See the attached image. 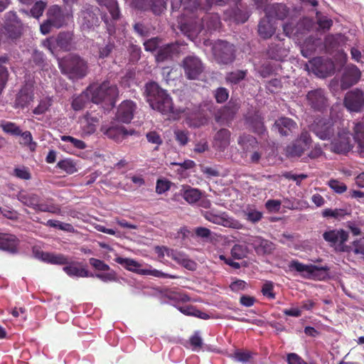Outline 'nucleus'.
<instances>
[{
  "instance_id": "1",
  "label": "nucleus",
  "mask_w": 364,
  "mask_h": 364,
  "mask_svg": "<svg viewBox=\"0 0 364 364\" xmlns=\"http://www.w3.org/2000/svg\"><path fill=\"white\" fill-rule=\"evenodd\" d=\"M58 62L61 73L70 80H81L88 74V63L79 55L70 53L59 58Z\"/></svg>"
},
{
  "instance_id": "2",
  "label": "nucleus",
  "mask_w": 364,
  "mask_h": 364,
  "mask_svg": "<svg viewBox=\"0 0 364 364\" xmlns=\"http://www.w3.org/2000/svg\"><path fill=\"white\" fill-rule=\"evenodd\" d=\"M144 94L150 107L163 114L173 112V104L170 95L156 82L146 84Z\"/></svg>"
},
{
  "instance_id": "3",
  "label": "nucleus",
  "mask_w": 364,
  "mask_h": 364,
  "mask_svg": "<svg viewBox=\"0 0 364 364\" xmlns=\"http://www.w3.org/2000/svg\"><path fill=\"white\" fill-rule=\"evenodd\" d=\"M86 90L90 101L95 104L105 100L112 101L119 94L117 85L109 80H105L100 85H91Z\"/></svg>"
},
{
  "instance_id": "4",
  "label": "nucleus",
  "mask_w": 364,
  "mask_h": 364,
  "mask_svg": "<svg viewBox=\"0 0 364 364\" xmlns=\"http://www.w3.org/2000/svg\"><path fill=\"white\" fill-rule=\"evenodd\" d=\"M288 267L290 271H296L306 279L324 280L329 277L330 269L328 266L318 267L314 264H304L298 260L293 259L289 262Z\"/></svg>"
},
{
  "instance_id": "5",
  "label": "nucleus",
  "mask_w": 364,
  "mask_h": 364,
  "mask_svg": "<svg viewBox=\"0 0 364 364\" xmlns=\"http://www.w3.org/2000/svg\"><path fill=\"white\" fill-rule=\"evenodd\" d=\"M70 14H65L58 5H53L46 12V20L41 24L40 31L43 35L49 33L51 28H60L66 25Z\"/></svg>"
},
{
  "instance_id": "6",
  "label": "nucleus",
  "mask_w": 364,
  "mask_h": 364,
  "mask_svg": "<svg viewBox=\"0 0 364 364\" xmlns=\"http://www.w3.org/2000/svg\"><path fill=\"white\" fill-rule=\"evenodd\" d=\"M17 199L24 205L30 207L36 211L55 213L58 208L49 200L42 202L41 197L33 193L21 191L17 195Z\"/></svg>"
},
{
  "instance_id": "7",
  "label": "nucleus",
  "mask_w": 364,
  "mask_h": 364,
  "mask_svg": "<svg viewBox=\"0 0 364 364\" xmlns=\"http://www.w3.org/2000/svg\"><path fill=\"white\" fill-rule=\"evenodd\" d=\"M212 50L214 58L219 64L228 65L235 60L234 47L227 41H217L213 44Z\"/></svg>"
},
{
  "instance_id": "8",
  "label": "nucleus",
  "mask_w": 364,
  "mask_h": 364,
  "mask_svg": "<svg viewBox=\"0 0 364 364\" xmlns=\"http://www.w3.org/2000/svg\"><path fill=\"white\" fill-rule=\"evenodd\" d=\"M323 237L337 252H344L349 250L347 245L345 244L348 239V232L343 229L326 231L323 234Z\"/></svg>"
},
{
  "instance_id": "9",
  "label": "nucleus",
  "mask_w": 364,
  "mask_h": 364,
  "mask_svg": "<svg viewBox=\"0 0 364 364\" xmlns=\"http://www.w3.org/2000/svg\"><path fill=\"white\" fill-rule=\"evenodd\" d=\"M114 261L127 269L129 271L139 273L141 274H150L156 277L171 278L176 279L178 277L164 273L157 269H139L140 264L135 260L129 258H123L117 257L114 259Z\"/></svg>"
},
{
  "instance_id": "10",
  "label": "nucleus",
  "mask_w": 364,
  "mask_h": 364,
  "mask_svg": "<svg viewBox=\"0 0 364 364\" xmlns=\"http://www.w3.org/2000/svg\"><path fill=\"white\" fill-rule=\"evenodd\" d=\"M99 9L90 4L82 6L79 16V21L83 30L93 29L98 26L100 20L97 16Z\"/></svg>"
},
{
  "instance_id": "11",
  "label": "nucleus",
  "mask_w": 364,
  "mask_h": 364,
  "mask_svg": "<svg viewBox=\"0 0 364 364\" xmlns=\"http://www.w3.org/2000/svg\"><path fill=\"white\" fill-rule=\"evenodd\" d=\"M311 144L310 134L307 132H302L299 137L285 149L288 157H299L307 150Z\"/></svg>"
},
{
  "instance_id": "12",
  "label": "nucleus",
  "mask_w": 364,
  "mask_h": 364,
  "mask_svg": "<svg viewBox=\"0 0 364 364\" xmlns=\"http://www.w3.org/2000/svg\"><path fill=\"white\" fill-rule=\"evenodd\" d=\"M4 36L6 38L16 40L22 34V24L16 14L9 11L5 14Z\"/></svg>"
},
{
  "instance_id": "13",
  "label": "nucleus",
  "mask_w": 364,
  "mask_h": 364,
  "mask_svg": "<svg viewBox=\"0 0 364 364\" xmlns=\"http://www.w3.org/2000/svg\"><path fill=\"white\" fill-rule=\"evenodd\" d=\"M182 67L186 77L189 80L198 79L204 70L201 60L194 55L184 58L182 61Z\"/></svg>"
},
{
  "instance_id": "14",
  "label": "nucleus",
  "mask_w": 364,
  "mask_h": 364,
  "mask_svg": "<svg viewBox=\"0 0 364 364\" xmlns=\"http://www.w3.org/2000/svg\"><path fill=\"white\" fill-rule=\"evenodd\" d=\"M306 99L307 105L315 111L323 112L329 105L326 93L321 88L309 91L306 95Z\"/></svg>"
},
{
  "instance_id": "15",
  "label": "nucleus",
  "mask_w": 364,
  "mask_h": 364,
  "mask_svg": "<svg viewBox=\"0 0 364 364\" xmlns=\"http://www.w3.org/2000/svg\"><path fill=\"white\" fill-rule=\"evenodd\" d=\"M101 6H105L109 11L112 20L109 21L106 16L102 18L105 23L107 26V30L109 36L115 33V25L114 21L120 18V12L117 0H97Z\"/></svg>"
},
{
  "instance_id": "16",
  "label": "nucleus",
  "mask_w": 364,
  "mask_h": 364,
  "mask_svg": "<svg viewBox=\"0 0 364 364\" xmlns=\"http://www.w3.org/2000/svg\"><path fill=\"white\" fill-rule=\"evenodd\" d=\"M314 134L322 140L330 139L335 132V126L330 119H317L312 124Z\"/></svg>"
},
{
  "instance_id": "17",
  "label": "nucleus",
  "mask_w": 364,
  "mask_h": 364,
  "mask_svg": "<svg viewBox=\"0 0 364 364\" xmlns=\"http://www.w3.org/2000/svg\"><path fill=\"white\" fill-rule=\"evenodd\" d=\"M344 105L350 112H360L364 108V92L358 89L346 94Z\"/></svg>"
},
{
  "instance_id": "18",
  "label": "nucleus",
  "mask_w": 364,
  "mask_h": 364,
  "mask_svg": "<svg viewBox=\"0 0 364 364\" xmlns=\"http://www.w3.org/2000/svg\"><path fill=\"white\" fill-rule=\"evenodd\" d=\"M353 148L350 133L342 130L338 132V136L331 143V150L337 154H346Z\"/></svg>"
},
{
  "instance_id": "19",
  "label": "nucleus",
  "mask_w": 364,
  "mask_h": 364,
  "mask_svg": "<svg viewBox=\"0 0 364 364\" xmlns=\"http://www.w3.org/2000/svg\"><path fill=\"white\" fill-rule=\"evenodd\" d=\"M240 107V102L230 100L226 106L215 114V120L219 123H226L231 120Z\"/></svg>"
},
{
  "instance_id": "20",
  "label": "nucleus",
  "mask_w": 364,
  "mask_h": 364,
  "mask_svg": "<svg viewBox=\"0 0 364 364\" xmlns=\"http://www.w3.org/2000/svg\"><path fill=\"white\" fill-rule=\"evenodd\" d=\"M136 108V104L131 100H124L119 106L116 114L118 121L129 123L134 117V112Z\"/></svg>"
},
{
  "instance_id": "21",
  "label": "nucleus",
  "mask_w": 364,
  "mask_h": 364,
  "mask_svg": "<svg viewBox=\"0 0 364 364\" xmlns=\"http://www.w3.org/2000/svg\"><path fill=\"white\" fill-rule=\"evenodd\" d=\"M34 99L33 88L31 85H25L18 92L14 102V107H28Z\"/></svg>"
},
{
  "instance_id": "22",
  "label": "nucleus",
  "mask_w": 364,
  "mask_h": 364,
  "mask_svg": "<svg viewBox=\"0 0 364 364\" xmlns=\"http://www.w3.org/2000/svg\"><path fill=\"white\" fill-rule=\"evenodd\" d=\"M132 1L139 9L151 10L156 15L161 14L165 9L164 0H132Z\"/></svg>"
},
{
  "instance_id": "23",
  "label": "nucleus",
  "mask_w": 364,
  "mask_h": 364,
  "mask_svg": "<svg viewBox=\"0 0 364 364\" xmlns=\"http://www.w3.org/2000/svg\"><path fill=\"white\" fill-rule=\"evenodd\" d=\"M360 77V71L353 65L346 68L341 78V86L343 90H346L355 85Z\"/></svg>"
},
{
  "instance_id": "24",
  "label": "nucleus",
  "mask_w": 364,
  "mask_h": 364,
  "mask_svg": "<svg viewBox=\"0 0 364 364\" xmlns=\"http://www.w3.org/2000/svg\"><path fill=\"white\" fill-rule=\"evenodd\" d=\"M63 271L70 277H94L92 273H90L86 267L78 262L70 261L63 268Z\"/></svg>"
},
{
  "instance_id": "25",
  "label": "nucleus",
  "mask_w": 364,
  "mask_h": 364,
  "mask_svg": "<svg viewBox=\"0 0 364 364\" xmlns=\"http://www.w3.org/2000/svg\"><path fill=\"white\" fill-rule=\"evenodd\" d=\"M264 12L268 18L284 20L289 14V9L284 4L274 3L266 6Z\"/></svg>"
},
{
  "instance_id": "26",
  "label": "nucleus",
  "mask_w": 364,
  "mask_h": 364,
  "mask_svg": "<svg viewBox=\"0 0 364 364\" xmlns=\"http://www.w3.org/2000/svg\"><path fill=\"white\" fill-rule=\"evenodd\" d=\"M180 52V47L177 43H168L158 48L156 60L158 63L170 60Z\"/></svg>"
},
{
  "instance_id": "27",
  "label": "nucleus",
  "mask_w": 364,
  "mask_h": 364,
  "mask_svg": "<svg viewBox=\"0 0 364 364\" xmlns=\"http://www.w3.org/2000/svg\"><path fill=\"white\" fill-rule=\"evenodd\" d=\"M296 128V123L288 117H280L273 125V130L282 136H289Z\"/></svg>"
},
{
  "instance_id": "28",
  "label": "nucleus",
  "mask_w": 364,
  "mask_h": 364,
  "mask_svg": "<svg viewBox=\"0 0 364 364\" xmlns=\"http://www.w3.org/2000/svg\"><path fill=\"white\" fill-rule=\"evenodd\" d=\"M251 245L257 255H270L275 249V245L271 241L264 239L262 237H254L251 240Z\"/></svg>"
},
{
  "instance_id": "29",
  "label": "nucleus",
  "mask_w": 364,
  "mask_h": 364,
  "mask_svg": "<svg viewBox=\"0 0 364 364\" xmlns=\"http://www.w3.org/2000/svg\"><path fill=\"white\" fill-rule=\"evenodd\" d=\"M204 217L207 220L215 224L220 225L224 227L238 228V223L228 218L225 213L221 215H216L212 212H205Z\"/></svg>"
},
{
  "instance_id": "30",
  "label": "nucleus",
  "mask_w": 364,
  "mask_h": 364,
  "mask_svg": "<svg viewBox=\"0 0 364 364\" xmlns=\"http://www.w3.org/2000/svg\"><path fill=\"white\" fill-rule=\"evenodd\" d=\"M134 129H127L124 126L116 125L112 126L107 128L104 134L107 136V137L116 141H122L124 139H126L128 136L132 135L134 134Z\"/></svg>"
},
{
  "instance_id": "31",
  "label": "nucleus",
  "mask_w": 364,
  "mask_h": 364,
  "mask_svg": "<svg viewBox=\"0 0 364 364\" xmlns=\"http://www.w3.org/2000/svg\"><path fill=\"white\" fill-rule=\"evenodd\" d=\"M17 239L14 235L0 233V250L15 253L17 251Z\"/></svg>"
},
{
  "instance_id": "32",
  "label": "nucleus",
  "mask_w": 364,
  "mask_h": 364,
  "mask_svg": "<svg viewBox=\"0 0 364 364\" xmlns=\"http://www.w3.org/2000/svg\"><path fill=\"white\" fill-rule=\"evenodd\" d=\"M73 33L70 32H61L55 39V43L59 48L68 51L73 47Z\"/></svg>"
},
{
  "instance_id": "33",
  "label": "nucleus",
  "mask_w": 364,
  "mask_h": 364,
  "mask_svg": "<svg viewBox=\"0 0 364 364\" xmlns=\"http://www.w3.org/2000/svg\"><path fill=\"white\" fill-rule=\"evenodd\" d=\"M203 29L208 31L216 30L220 27V21L217 14H205L201 19V23H199Z\"/></svg>"
},
{
  "instance_id": "34",
  "label": "nucleus",
  "mask_w": 364,
  "mask_h": 364,
  "mask_svg": "<svg viewBox=\"0 0 364 364\" xmlns=\"http://www.w3.org/2000/svg\"><path fill=\"white\" fill-rule=\"evenodd\" d=\"M272 19L265 18L261 19L258 25V33L264 39L269 38L275 32V28L271 23Z\"/></svg>"
},
{
  "instance_id": "35",
  "label": "nucleus",
  "mask_w": 364,
  "mask_h": 364,
  "mask_svg": "<svg viewBox=\"0 0 364 364\" xmlns=\"http://www.w3.org/2000/svg\"><path fill=\"white\" fill-rule=\"evenodd\" d=\"M230 132L226 129H220L214 136L215 146L224 150L230 144Z\"/></svg>"
},
{
  "instance_id": "36",
  "label": "nucleus",
  "mask_w": 364,
  "mask_h": 364,
  "mask_svg": "<svg viewBox=\"0 0 364 364\" xmlns=\"http://www.w3.org/2000/svg\"><path fill=\"white\" fill-rule=\"evenodd\" d=\"M181 32L190 39H193L201 31V26L199 23L186 21L180 26Z\"/></svg>"
},
{
  "instance_id": "37",
  "label": "nucleus",
  "mask_w": 364,
  "mask_h": 364,
  "mask_svg": "<svg viewBox=\"0 0 364 364\" xmlns=\"http://www.w3.org/2000/svg\"><path fill=\"white\" fill-rule=\"evenodd\" d=\"M7 65H9V58L7 56L0 57V95L6 87L9 80V70Z\"/></svg>"
},
{
  "instance_id": "38",
  "label": "nucleus",
  "mask_w": 364,
  "mask_h": 364,
  "mask_svg": "<svg viewBox=\"0 0 364 364\" xmlns=\"http://www.w3.org/2000/svg\"><path fill=\"white\" fill-rule=\"evenodd\" d=\"M346 38L341 33L336 35H328L324 39V46L327 50L338 48L341 43H344Z\"/></svg>"
},
{
  "instance_id": "39",
  "label": "nucleus",
  "mask_w": 364,
  "mask_h": 364,
  "mask_svg": "<svg viewBox=\"0 0 364 364\" xmlns=\"http://www.w3.org/2000/svg\"><path fill=\"white\" fill-rule=\"evenodd\" d=\"M354 140L358 144V150L362 154L364 153V124H355L354 127Z\"/></svg>"
},
{
  "instance_id": "40",
  "label": "nucleus",
  "mask_w": 364,
  "mask_h": 364,
  "mask_svg": "<svg viewBox=\"0 0 364 364\" xmlns=\"http://www.w3.org/2000/svg\"><path fill=\"white\" fill-rule=\"evenodd\" d=\"M237 143L245 151H248L250 147L255 148L257 144L256 138L249 134H243L239 136Z\"/></svg>"
},
{
  "instance_id": "41",
  "label": "nucleus",
  "mask_w": 364,
  "mask_h": 364,
  "mask_svg": "<svg viewBox=\"0 0 364 364\" xmlns=\"http://www.w3.org/2000/svg\"><path fill=\"white\" fill-rule=\"evenodd\" d=\"M182 196L184 200L188 203L192 204L196 203L200 198L201 193L197 188L188 187L183 191Z\"/></svg>"
},
{
  "instance_id": "42",
  "label": "nucleus",
  "mask_w": 364,
  "mask_h": 364,
  "mask_svg": "<svg viewBox=\"0 0 364 364\" xmlns=\"http://www.w3.org/2000/svg\"><path fill=\"white\" fill-rule=\"evenodd\" d=\"M89 101H90V99L88 97L87 90H85L73 99L72 102V107L75 111H80L86 106Z\"/></svg>"
},
{
  "instance_id": "43",
  "label": "nucleus",
  "mask_w": 364,
  "mask_h": 364,
  "mask_svg": "<svg viewBox=\"0 0 364 364\" xmlns=\"http://www.w3.org/2000/svg\"><path fill=\"white\" fill-rule=\"evenodd\" d=\"M247 70H235L228 73L225 77V80L231 84L237 85L240 81L245 79L247 75Z\"/></svg>"
},
{
  "instance_id": "44",
  "label": "nucleus",
  "mask_w": 364,
  "mask_h": 364,
  "mask_svg": "<svg viewBox=\"0 0 364 364\" xmlns=\"http://www.w3.org/2000/svg\"><path fill=\"white\" fill-rule=\"evenodd\" d=\"M57 167L63 170L68 174H73L77 171L76 164L70 159L60 161L57 164Z\"/></svg>"
},
{
  "instance_id": "45",
  "label": "nucleus",
  "mask_w": 364,
  "mask_h": 364,
  "mask_svg": "<svg viewBox=\"0 0 364 364\" xmlns=\"http://www.w3.org/2000/svg\"><path fill=\"white\" fill-rule=\"evenodd\" d=\"M43 224L46 226L58 228L59 230H62L68 232H72L74 231V228L71 224L62 223L59 220H48L46 223H44Z\"/></svg>"
},
{
  "instance_id": "46",
  "label": "nucleus",
  "mask_w": 364,
  "mask_h": 364,
  "mask_svg": "<svg viewBox=\"0 0 364 364\" xmlns=\"http://www.w3.org/2000/svg\"><path fill=\"white\" fill-rule=\"evenodd\" d=\"M47 6V2L40 0L36 1L30 10V13L33 18H39L43 14Z\"/></svg>"
},
{
  "instance_id": "47",
  "label": "nucleus",
  "mask_w": 364,
  "mask_h": 364,
  "mask_svg": "<svg viewBox=\"0 0 364 364\" xmlns=\"http://www.w3.org/2000/svg\"><path fill=\"white\" fill-rule=\"evenodd\" d=\"M252 354L250 351H242L237 350L230 357L237 362L247 363L252 358Z\"/></svg>"
},
{
  "instance_id": "48",
  "label": "nucleus",
  "mask_w": 364,
  "mask_h": 364,
  "mask_svg": "<svg viewBox=\"0 0 364 364\" xmlns=\"http://www.w3.org/2000/svg\"><path fill=\"white\" fill-rule=\"evenodd\" d=\"M69 259L63 254L49 253L48 263L59 265H67Z\"/></svg>"
},
{
  "instance_id": "49",
  "label": "nucleus",
  "mask_w": 364,
  "mask_h": 364,
  "mask_svg": "<svg viewBox=\"0 0 364 364\" xmlns=\"http://www.w3.org/2000/svg\"><path fill=\"white\" fill-rule=\"evenodd\" d=\"M173 258L188 270L193 271L196 269V263L188 258L184 257L178 254L173 255Z\"/></svg>"
},
{
  "instance_id": "50",
  "label": "nucleus",
  "mask_w": 364,
  "mask_h": 364,
  "mask_svg": "<svg viewBox=\"0 0 364 364\" xmlns=\"http://www.w3.org/2000/svg\"><path fill=\"white\" fill-rule=\"evenodd\" d=\"M244 214L246 220L252 223H258L259 220H261L263 215L262 212L252 208H247L244 212Z\"/></svg>"
},
{
  "instance_id": "51",
  "label": "nucleus",
  "mask_w": 364,
  "mask_h": 364,
  "mask_svg": "<svg viewBox=\"0 0 364 364\" xmlns=\"http://www.w3.org/2000/svg\"><path fill=\"white\" fill-rule=\"evenodd\" d=\"M317 39L314 37H309L306 38L304 42V48L301 50L302 55L307 57V53H312L316 50L317 46Z\"/></svg>"
},
{
  "instance_id": "52",
  "label": "nucleus",
  "mask_w": 364,
  "mask_h": 364,
  "mask_svg": "<svg viewBox=\"0 0 364 364\" xmlns=\"http://www.w3.org/2000/svg\"><path fill=\"white\" fill-rule=\"evenodd\" d=\"M349 249L347 252H353L356 255L360 254L364 255V238H360L353 242L351 245H347Z\"/></svg>"
},
{
  "instance_id": "53",
  "label": "nucleus",
  "mask_w": 364,
  "mask_h": 364,
  "mask_svg": "<svg viewBox=\"0 0 364 364\" xmlns=\"http://www.w3.org/2000/svg\"><path fill=\"white\" fill-rule=\"evenodd\" d=\"M51 105V99L47 97L44 98L40 101L38 105L33 110V112L35 114H44L47 110H48Z\"/></svg>"
},
{
  "instance_id": "54",
  "label": "nucleus",
  "mask_w": 364,
  "mask_h": 364,
  "mask_svg": "<svg viewBox=\"0 0 364 364\" xmlns=\"http://www.w3.org/2000/svg\"><path fill=\"white\" fill-rule=\"evenodd\" d=\"M1 127L6 133L15 136H19L21 134V129L13 122H7L2 123Z\"/></svg>"
},
{
  "instance_id": "55",
  "label": "nucleus",
  "mask_w": 364,
  "mask_h": 364,
  "mask_svg": "<svg viewBox=\"0 0 364 364\" xmlns=\"http://www.w3.org/2000/svg\"><path fill=\"white\" fill-rule=\"evenodd\" d=\"M98 122V118L96 116H92L91 114L87 113L83 117V123L87 127L88 132H94L95 130V126Z\"/></svg>"
},
{
  "instance_id": "56",
  "label": "nucleus",
  "mask_w": 364,
  "mask_h": 364,
  "mask_svg": "<svg viewBox=\"0 0 364 364\" xmlns=\"http://www.w3.org/2000/svg\"><path fill=\"white\" fill-rule=\"evenodd\" d=\"M174 135L176 141L180 145L185 146L188 144L189 140L188 131L177 129L174 131Z\"/></svg>"
},
{
  "instance_id": "57",
  "label": "nucleus",
  "mask_w": 364,
  "mask_h": 364,
  "mask_svg": "<svg viewBox=\"0 0 364 364\" xmlns=\"http://www.w3.org/2000/svg\"><path fill=\"white\" fill-rule=\"evenodd\" d=\"M183 2V10L193 12L195 11H202L200 7L199 0H182Z\"/></svg>"
},
{
  "instance_id": "58",
  "label": "nucleus",
  "mask_w": 364,
  "mask_h": 364,
  "mask_svg": "<svg viewBox=\"0 0 364 364\" xmlns=\"http://www.w3.org/2000/svg\"><path fill=\"white\" fill-rule=\"evenodd\" d=\"M107 273H97L94 274V277L100 279L104 282H114L117 280V276L114 271L110 269L107 271Z\"/></svg>"
},
{
  "instance_id": "59",
  "label": "nucleus",
  "mask_w": 364,
  "mask_h": 364,
  "mask_svg": "<svg viewBox=\"0 0 364 364\" xmlns=\"http://www.w3.org/2000/svg\"><path fill=\"white\" fill-rule=\"evenodd\" d=\"M328 186L337 193H343L347 190V186L338 180L331 179L328 183Z\"/></svg>"
},
{
  "instance_id": "60",
  "label": "nucleus",
  "mask_w": 364,
  "mask_h": 364,
  "mask_svg": "<svg viewBox=\"0 0 364 364\" xmlns=\"http://www.w3.org/2000/svg\"><path fill=\"white\" fill-rule=\"evenodd\" d=\"M231 255L236 259H241L246 255V247L240 245H235L231 249Z\"/></svg>"
},
{
  "instance_id": "61",
  "label": "nucleus",
  "mask_w": 364,
  "mask_h": 364,
  "mask_svg": "<svg viewBox=\"0 0 364 364\" xmlns=\"http://www.w3.org/2000/svg\"><path fill=\"white\" fill-rule=\"evenodd\" d=\"M89 262L92 267L98 271L105 272L110 270L109 266L100 259L92 257L90 258Z\"/></svg>"
},
{
  "instance_id": "62",
  "label": "nucleus",
  "mask_w": 364,
  "mask_h": 364,
  "mask_svg": "<svg viewBox=\"0 0 364 364\" xmlns=\"http://www.w3.org/2000/svg\"><path fill=\"white\" fill-rule=\"evenodd\" d=\"M214 96L217 102L223 103L228 99L229 92L226 88L219 87L215 91Z\"/></svg>"
},
{
  "instance_id": "63",
  "label": "nucleus",
  "mask_w": 364,
  "mask_h": 364,
  "mask_svg": "<svg viewBox=\"0 0 364 364\" xmlns=\"http://www.w3.org/2000/svg\"><path fill=\"white\" fill-rule=\"evenodd\" d=\"M317 23L319 28L328 30L333 25V21L326 16L317 14Z\"/></svg>"
},
{
  "instance_id": "64",
  "label": "nucleus",
  "mask_w": 364,
  "mask_h": 364,
  "mask_svg": "<svg viewBox=\"0 0 364 364\" xmlns=\"http://www.w3.org/2000/svg\"><path fill=\"white\" fill-rule=\"evenodd\" d=\"M114 48V43L109 41L105 46L99 48V57L105 58L109 55Z\"/></svg>"
}]
</instances>
